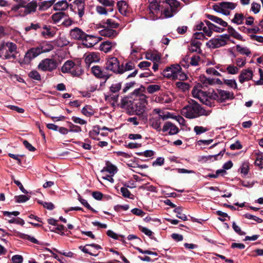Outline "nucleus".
I'll list each match as a JSON object with an SVG mask.
<instances>
[{
    "instance_id": "obj_1",
    "label": "nucleus",
    "mask_w": 263,
    "mask_h": 263,
    "mask_svg": "<svg viewBox=\"0 0 263 263\" xmlns=\"http://www.w3.org/2000/svg\"><path fill=\"white\" fill-rule=\"evenodd\" d=\"M147 104V97L142 94L139 98L133 101L129 100L127 98L121 100V107L126 108L133 114L139 116L140 118L146 119V116L143 115L146 105Z\"/></svg>"
},
{
    "instance_id": "obj_2",
    "label": "nucleus",
    "mask_w": 263,
    "mask_h": 263,
    "mask_svg": "<svg viewBox=\"0 0 263 263\" xmlns=\"http://www.w3.org/2000/svg\"><path fill=\"white\" fill-rule=\"evenodd\" d=\"M181 114L187 118L193 119L201 116L208 115L209 113L195 101L191 100L189 101L188 105L181 109Z\"/></svg>"
},
{
    "instance_id": "obj_3",
    "label": "nucleus",
    "mask_w": 263,
    "mask_h": 263,
    "mask_svg": "<svg viewBox=\"0 0 263 263\" xmlns=\"http://www.w3.org/2000/svg\"><path fill=\"white\" fill-rule=\"evenodd\" d=\"M17 46L12 42H8L3 43L0 46V58L5 60L15 59L16 58Z\"/></svg>"
},
{
    "instance_id": "obj_4",
    "label": "nucleus",
    "mask_w": 263,
    "mask_h": 263,
    "mask_svg": "<svg viewBox=\"0 0 263 263\" xmlns=\"http://www.w3.org/2000/svg\"><path fill=\"white\" fill-rule=\"evenodd\" d=\"M162 14L165 18H169L176 14L181 3L177 0H165L163 2Z\"/></svg>"
},
{
    "instance_id": "obj_5",
    "label": "nucleus",
    "mask_w": 263,
    "mask_h": 263,
    "mask_svg": "<svg viewBox=\"0 0 263 263\" xmlns=\"http://www.w3.org/2000/svg\"><path fill=\"white\" fill-rule=\"evenodd\" d=\"M201 85L200 84H197L194 87L192 91L193 97L199 99L202 103L208 106H213L214 102L212 101L211 94L209 96L206 92L201 90Z\"/></svg>"
},
{
    "instance_id": "obj_6",
    "label": "nucleus",
    "mask_w": 263,
    "mask_h": 263,
    "mask_svg": "<svg viewBox=\"0 0 263 263\" xmlns=\"http://www.w3.org/2000/svg\"><path fill=\"white\" fill-rule=\"evenodd\" d=\"M237 6V4L232 2H222L213 6L214 10L225 15L230 14L231 10H234Z\"/></svg>"
},
{
    "instance_id": "obj_7",
    "label": "nucleus",
    "mask_w": 263,
    "mask_h": 263,
    "mask_svg": "<svg viewBox=\"0 0 263 263\" xmlns=\"http://www.w3.org/2000/svg\"><path fill=\"white\" fill-rule=\"evenodd\" d=\"M105 68L115 73H123V70L121 68L118 59L114 57L109 56L106 58Z\"/></svg>"
},
{
    "instance_id": "obj_8",
    "label": "nucleus",
    "mask_w": 263,
    "mask_h": 263,
    "mask_svg": "<svg viewBox=\"0 0 263 263\" xmlns=\"http://www.w3.org/2000/svg\"><path fill=\"white\" fill-rule=\"evenodd\" d=\"M57 61L54 59L46 58L42 60L37 66L39 70L42 71L51 72L57 69Z\"/></svg>"
},
{
    "instance_id": "obj_9",
    "label": "nucleus",
    "mask_w": 263,
    "mask_h": 263,
    "mask_svg": "<svg viewBox=\"0 0 263 263\" xmlns=\"http://www.w3.org/2000/svg\"><path fill=\"white\" fill-rule=\"evenodd\" d=\"M212 101L217 100L220 102H223L229 99L234 98V95L232 92L222 89H216L211 93Z\"/></svg>"
},
{
    "instance_id": "obj_10",
    "label": "nucleus",
    "mask_w": 263,
    "mask_h": 263,
    "mask_svg": "<svg viewBox=\"0 0 263 263\" xmlns=\"http://www.w3.org/2000/svg\"><path fill=\"white\" fill-rule=\"evenodd\" d=\"M226 39H229L228 35L225 34L218 38H214L210 40L206 43V45L211 48H217L224 46L227 44Z\"/></svg>"
},
{
    "instance_id": "obj_11",
    "label": "nucleus",
    "mask_w": 263,
    "mask_h": 263,
    "mask_svg": "<svg viewBox=\"0 0 263 263\" xmlns=\"http://www.w3.org/2000/svg\"><path fill=\"white\" fill-rule=\"evenodd\" d=\"M180 69V65L178 64L173 65L170 67H166L163 72V74L164 77L172 79L175 80V77L178 71V69Z\"/></svg>"
},
{
    "instance_id": "obj_12",
    "label": "nucleus",
    "mask_w": 263,
    "mask_h": 263,
    "mask_svg": "<svg viewBox=\"0 0 263 263\" xmlns=\"http://www.w3.org/2000/svg\"><path fill=\"white\" fill-rule=\"evenodd\" d=\"M3 214H4V215H5L6 216H8L9 218V219H8V221L10 223H15L16 224H20L21 226H23L25 223L24 220H23L22 219H21L20 218H15L11 217L12 216H18L20 214V212L18 211H13V212H8V211H4L3 212Z\"/></svg>"
},
{
    "instance_id": "obj_13",
    "label": "nucleus",
    "mask_w": 263,
    "mask_h": 263,
    "mask_svg": "<svg viewBox=\"0 0 263 263\" xmlns=\"http://www.w3.org/2000/svg\"><path fill=\"white\" fill-rule=\"evenodd\" d=\"M69 35L71 39L75 40L82 41L84 42V38L86 37V33L80 28L75 27L71 29L69 32Z\"/></svg>"
},
{
    "instance_id": "obj_14",
    "label": "nucleus",
    "mask_w": 263,
    "mask_h": 263,
    "mask_svg": "<svg viewBox=\"0 0 263 263\" xmlns=\"http://www.w3.org/2000/svg\"><path fill=\"white\" fill-rule=\"evenodd\" d=\"M101 40V37L86 34V37L84 38L83 44L87 47H92L98 44Z\"/></svg>"
},
{
    "instance_id": "obj_15",
    "label": "nucleus",
    "mask_w": 263,
    "mask_h": 263,
    "mask_svg": "<svg viewBox=\"0 0 263 263\" xmlns=\"http://www.w3.org/2000/svg\"><path fill=\"white\" fill-rule=\"evenodd\" d=\"M23 6L24 8L23 15H27L35 12L37 7V3L35 0H33L28 3L25 2Z\"/></svg>"
},
{
    "instance_id": "obj_16",
    "label": "nucleus",
    "mask_w": 263,
    "mask_h": 263,
    "mask_svg": "<svg viewBox=\"0 0 263 263\" xmlns=\"http://www.w3.org/2000/svg\"><path fill=\"white\" fill-rule=\"evenodd\" d=\"M91 71L97 78L103 79L105 80H107L109 78V76L102 70L99 66H92L91 68Z\"/></svg>"
},
{
    "instance_id": "obj_17",
    "label": "nucleus",
    "mask_w": 263,
    "mask_h": 263,
    "mask_svg": "<svg viewBox=\"0 0 263 263\" xmlns=\"http://www.w3.org/2000/svg\"><path fill=\"white\" fill-rule=\"evenodd\" d=\"M41 54L40 48L38 47L30 48L27 51L25 55V60L26 62H30Z\"/></svg>"
},
{
    "instance_id": "obj_18",
    "label": "nucleus",
    "mask_w": 263,
    "mask_h": 263,
    "mask_svg": "<svg viewBox=\"0 0 263 263\" xmlns=\"http://www.w3.org/2000/svg\"><path fill=\"white\" fill-rule=\"evenodd\" d=\"M103 27L104 29L99 31L101 35L111 39H114L118 36L119 32L117 31L114 29L105 27V26H103Z\"/></svg>"
},
{
    "instance_id": "obj_19",
    "label": "nucleus",
    "mask_w": 263,
    "mask_h": 263,
    "mask_svg": "<svg viewBox=\"0 0 263 263\" xmlns=\"http://www.w3.org/2000/svg\"><path fill=\"white\" fill-rule=\"evenodd\" d=\"M100 60V54L97 52L89 53L85 57V63L88 66L92 63L99 62Z\"/></svg>"
},
{
    "instance_id": "obj_20",
    "label": "nucleus",
    "mask_w": 263,
    "mask_h": 263,
    "mask_svg": "<svg viewBox=\"0 0 263 263\" xmlns=\"http://www.w3.org/2000/svg\"><path fill=\"white\" fill-rule=\"evenodd\" d=\"M253 77V72L251 70L244 69L241 71L239 76V81L242 84L246 81H248L252 79Z\"/></svg>"
},
{
    "instance_id": "obj_21",
    "label": "nucleus",
    "mask_w": 263,
    "mask_h": 263,
    "mask_svg": "<svg viewBox=\"0 0 263 263\" xmlns=\"http://www.w3.org/2000/svg\"><path fill=\"white\" fill-rule=\"evenodd\" d=\"M162 131L164 132H168L170 135L177 134L179 132L178 128L170 122H166L163 125Z\"/></svg>"
},
{
    "instance_id": "obj_22",
    "label": "nucleus",
    "mask_w": 263,
    "mask_h": 263,
    "mask_svg": "<svg viewBox=\"0 0 263 263\" xmlns=\"http://www.w3.org/2000/svg\"><path fill=\"white\" fill-rule=\"evenodd\" d=\"M116 46V42L106 41L100 44V48L101 51L107 53L110 52L112 49H114Z\"/></svg>"
},
{
    "instance_id": "obj_23",
    "label": "nucleus",
    "mask_w": 263,
    "mask_h": 263,
    "mask_svg": "<svg viewBox=\"0 0 263 263\" xmlns=\"http://www.w3.org/2000/svg\"><path fill=\"white\" fill-rule=\"evenodd\" d=\"M117 171L118 168L115 165H113L110 162L107 161L106 162V166L103 167L101 172L103 173L106 172L109 173L111 176H114V175L117 173Z\"/></svg>"
},
{
    "instance_id": "obj_24",
    "label": "nucleus",
    "mask_w": 263,
    "mask_h": 263,
    "mask_svg": "<svg viewBox=\"0 0 263 263\" xmlns=\"http://www.w3.org/2000/svg\"><path fill=\"white\" fill-rule=\"evenodd\" d=\"M205 16L208 19L217 24H219L222 27L228 26V23L226 21H224L223 20H222L221 18L209 14H205Z\"/></svg>"
},
{
    "instance_id": "obj_25",
    "label": "nucleus",
    "mask_w": 263,
    "mask_h": 263,
    "mask_svg": "<svg viewBox=\"0 0 263 263\" xmlns=\"http://www.w3.org/2000/svg\"><path fill=\"white\" fill-rule=\"evenodd\" d=\"M160 7V4L157 0L153 1L148 6L149 13L157 15L159 12Z\"/></svg>"
},
{
    "instance_id": "obj_26",
    "label": "nucleus",
    "mask_w": 263,
    "mask_h": 263,
    "mask_svg": "<svg viewBox=\"0 0 263 263\" xmlns=\"http://www.w3.org/2000/svg\"><path fill=\"white\" fill-rule=\"evenodd\" d=\"M37 47L40 48L41 53L49 52L53 48L52 45L49 42L47 41L41 43Z\"/></svg>"
},
{
    "instance_id": "obj_27",
    "label": "nucleus",
    "mask_w": 263,
    "mask_h": 263,
    "mask_svg": "<svg viewBox=\"0 0 263 263\" xmlns=\"http://www.w3.org/2000/svg\"><path fill=\"white\" fill-rule=\"evenodd\" d=\"M68 7V4L66 0H62L54 4L53 9L55 11H64Z\"/></svg>"
},
{
    "instance_id": "obj_28",
    "label": "nucleus",
    "mask_w": 263,
    "mask_h": 263,
    "mask_svg": "<svg viewBox=\"0 0 263 263\" xmlns=\"http://www.w3.org/2000/svg\"><path fill=\"white\" fill-rule=\"evenodd\" d=\"M74 3L78 12L79 17H82L84 14V9L85 6V2L82 0H77L74 2Z\"/></svg>"
},
{
    "instance_id": "obj_29",
    "label": "nucleus",
    "mask_w": 263,
    "mask_h": 263,
    "mask_svg": "<svg viewBox=\"0 0 263 263\" xmlns=\"http://www.w3.org/2000/svg\"><path fill=\"white\" fill-rule=\"evenodd\" d=\"M246 17L241 13H236L234 17L231 20V22L237 25H241L243 23Z\"/></svg>"
},
{
    "instance_id": "obj_30",
    "label": "nucleus",
    "mask_w": 263,
    "mask_h": 263,
    "mask_svg": "<svg viewBox=\"0 0 263 263\" xmlns=\"http://www.w3.org/2000/svg\"><path fill=\"white\" fill-rule=\"evenodd\" d=\"M117 7L120 13L123 15H126L128 10V5L127 3L124 1H121L117 3Z\"/></svg>"
},
{
    "instance_id": "obj_31",
    "label": "nucleus",
    "mask_w": 263,
    "mask_h": 263,
    "mask_svg": "<svg viewBox=\"0 0 263 263\" xmlns=\"http://www.w3.org/2000/svg\"><path fill=\"white\" fill-rule=\"evenodd\" d=\"M76 64L71 61H66L62 67V72L63 73L70 72L74 68Z\"/></svg>"
},
{
    "instance_id": "obj_32",
    "label": "nucleus",
    "mask_w": 263,
    "mask_h": 263,
    "mask_svg": "<svg viewBox=\"0 0 263 263\" xmlns=\"http://www.w3.org/2000/svg\"><path fill=\"white\" fill-rule=\"evenodd\" d=\"M55 0H50L39 3L37 4L40 10H46L54 4Z\"/></svg>"
},
{
    "instance_id": "obj_33",
    "label": "nucleus",
    "mask_w": 263,
    "mask_h": 263,
    "mask_svg": "<svg viewBox=\"0 0 263 263\" xmlns=\"http://www.w3.org/2000/svg\"><path fill=\"white\" fill-rule=\"evenodd\" d=\"M145 58L153 62H158L161 60L160 55L155 52H147L145 54Z\"/></svg>"
},
{
    "instance_id": "obj_34",
    "label": "nucleus",
    "mask_w": 263,
    "mask_h": 263,
    "mask_svg": "<svg viewBox=\"0 0 263 263\" xmlns=\"http://www.w3.org/2000/svg\"><path fill=\"white\" fill-rule=\"evenodd\" d=\"M151 124L152 127L156 129L157 131L160 132L161 130V122L160 118H158V117L153 118L151 120Z\"/></svg>"
},
{
    "instance_id": "obj_35",
    "label": "nucleus",
    "mask_w": 263,
    "mask_h": 263,
    "mask_svg": "<svg viewBox=\"0 0 263 263\" xmlns=\"http://www.w3.org/2000/svg\"><path fill=\"white\" fill-rule=\"evenodd\" d=\"M82 113L85 116L89 117L93 115L95 111L90 105L85 106L81 110Z\"/></svg>"
},
{
    "instance_id": "obj_36",
    "label": "nucleus",
    "mask_w": 263,
    "mask_h": 263,
    "mask_svg": "<svg viewBox=\"0 0 263 263\" xmlns=\"http://www.w3.org/2000/svg\"><path fill=\"white\" fill-rule=\"evenodd\" d=\"M200 82L204 87H208L215 83V79L206 78L204 76L200 77Z\"/></svg>"
},
{
    "instance_id": "obj_37",
    "label": "nucleus",
    "mask_w": 263,
    "mask_h": 263,
    "mask_svg": "<svg viewBox=\"0 0 263 263\" xmlns=\"http://www.w3.org/2000/svg\"><path fill=\"white\" fill-rule=\"evenodd\" d=\"M103 26L111 29H116L119 26V24L116 23L111 19H107L106 21L103 22Z\"/></svg>"
},
{
    "instance_id": "obj_38",
    "label": "nucleus",
    "mask_w": 263,
    "mask_h": 263,
    "mask_svg": "<svg viewBox=\"0 0 263 263\" xmlns=\"http://www.w3.org/2000/svg\"><path fill=\"white\" fill-rule=\"evenodd\" d=\"M228 32L232 36L235 37L236 39L242 40V36L237 32L232 26H228Z\"/></svg>"
},
{
    "instance_id": "obj_39",
    "label": "nucleus",
    "mask_w": 263,
    "mask_h": 263,
    "mask_svg": "<svg viewBox=\"0 0 263 263\" xmlns=\"http://www.w3.org/2000/svg\"><path fill=\"white\" fill-rule=\"evenodd\" d=\"M176 86L182 91H186L190 88V85L188 83L184 82L183 81L177 82L176 83Z\"/></svg>"
},
{
    "instance_id": "obj_40",
    "label": "nucleus",
    "mask_w": 263,
    "mask_h": 263,
    "mask_svg": "<svg viewBox=\"0 0 263 263\" xmlns=\"http://www.w3.org/2000/svg\"><path fill=\"white\" fill-rule=\"evenodd\" d=\"M201 62V58L198 55H193L190 58V65L196 66Z\"/></svg>"
},
{
    "instance_id": "obj_41",
    "label": "nucleus",
    "mask_w": 263,
    "mask_h": 263,
    "mask_svg": "<svg viewBox=\"0 0 263 263\" xmlns=\"http://www.w3.org/2000/svg\"><path fill=\"white\" fill-rule=\"evenodd\" d=\"M182 208L180 206L176 208L174 210V212L175 213H176V216L178 218H179L184 221L187 220V219L186 215L185 214H182Z\"/></svg>"
},
{
    "instance_id": "obj_42",
    "label": "nucleus",
    "mask_w": 263,
    "mask_h": 263,
    "mask_svg": "<svg viewBox=\"0 0 263 263\" xmlns=\"http://www.w3.org/2000/svg\"><path fill=\"white\" fill-rule=\"evenodd\" d=\"M161 88L160 85L157 84H151L147 87L146 90L148 93L152 94L159 91Z\"/></svg>"
},
{
    "instance_id": "obj_43",
    "label": "nucleus",
    "mask_w": 263,
    "mask_h": 263,
    "mask_svg": "<svg viewBox=\"0 0 263 263\" xmlns=\"http://www.w3.org/2000/svg\"><path fill=\"white\" fill-rule=\"evenodd\" d=\"M118 98L119 95L117 93L107 95L105 96V99L106 101H112L111 103L112 105H114L118 101Z\"/></svg>"
},
{
    "instance_id": "obj_44",
    "label": "nucleus",
    "mask_w": 263,
    "mask_h": 263,
    "mask_svg": "<svg viewBox=\"0 0 263 263\" xmlns=\"http://www.w3.org/2000/svg\"><path fill=\"white\" fill-rule=\"evenodd\" d=\"M236 48L237 51L241 54L249 55L251 53L249 49L246 47H242L239 45H237Z\"/></svg>"
},
{
    "instance_id": "obj_45",
    "label": "nucleus",
    "mask_w": 263,
    "mask_h": 263,
    "mask_svg": "<svg viewBox=\"0 0 263 263\" xmlns=\"http://www.w3.org/2000/svg\"><path fill=\"white\" fill-rule=\"evenodd\" d=\"M256 157L255 161V164L256 165L260 167V168L263 167V157L261 153H257L256 154Z\"/></svg>"
},
{
    "instance_id": "obj_46",
    "label": "nucleus",
    "mask_w": 263,
    "mask_h": 263,
    "mask_svg": "<svg viewBox=\"0 0 263 263\" xmlns=\"http://www.w3.org/2000/svg\"><path fill=\"white\" fill-rule=\"evenodd\" d=\"M19 236L21 238L28 240L35 244H39V241L33 237H31L29 235L23 233H20L19 234Z\"/></svg>"
},
{
    "instance_id": "obj_47",
    "label": "nucleus",
    "mask_w": 263,
    "mask_h": 263,
    "mask_svg": "<svg viewBox=\"0 0 263 263\" xmlns=\"http://www.w3.org/2000/svg\"><path fill=\"white\" fill-rule=\"evenodd\" d=\"M64 13L60 12L53 14L52 15V20L54 23L59 22L64 17Z\"/></svg>"
},
{
    "instance_id": "obj_48",
    "label": "nucleus",
    "mask_w": 263,
    "mask_h": 263,
    "mask_svg": "<svg viewBox=\"0 0 263 263\" xmlns=\"http://www.w3.org/2000/svg\"><path fill=\"white\" fill-rule=\"evenodd\" d=\"M226 70L229 74H237L239 71V69L237 68V67H236L233 65H229L227 67Z\"/></svg>"
},
{
    "instance_id": "obj_49",
    "label": "nucleus",
    "mask_w": 263,
    "mask_h": 263,
    "mask_svg": "<svg viewBox=\"0 0 263 263\" xmlns=\"http://www.w3.org/2000/svg\"><path fill=\"white\" fill-rule=\"evenodd\" d=\"M28 76L36 81H40L41 77L40 73L36 70H32L28 73Z\"/></svg>"
},
{
    "instance_id": "obj_50",
    "label": "nucleus",
    "mask_w": 263,
    "mask_h": 263,
    "mask_svg": "<svg viewBox=\"0 0 263 263\" xmlns=\"http://www.w3.org/2000/svg\"><path fill=\"white\" fill-rule=\"evenodd\" d=\"M121 88V84L117 83L112 84L110 87V91L113 93H117Z\"/></svg>"
},
{
    "instance_id": "obj_51",
    "label": "nucleus",
    "mask_w": 263,
    "mask_h": 263,
    "mask_svg": "<svg viewBox=\"0 0 263 263\" xmlns=\"http://www.w3.org/2000/svg\"><path fill=\"white\" fill-rule=\"evenodd\" d=\"M178 71L177 72V74L175 77V80L178 79L181 81L185 80L187 79V77L183 72L182 71L181 67H180V69H178Z\"/></svg>"
},
{
    "instance_id": "obj_52",
    "label": "nucleus",
    "mask_w": 263,
    "mask_h": 263,
    "mask_svg": "<svg viewBox=\"0 0 263 263\" xmlns=\"http://www.w3.org/2000/svg\"><path fill=\"white\" fill-rule=\"evenodd\" d=\"M209 130V128L200 126H195L194 128V131L196 135H200Z\"/></svg>"
},
{
    "instance_id": "obj_53",
    "label": "nucleus",
    "mask_w": 263,
    "mask_h": 263,
    "mask_svg": "<svg viewBox=\"0 0 263 263\" xmlns=\"http://www.w3.org/2000/svg\"><path fill=\"white\" fill-rule=\"evenodd\" d=\"M82 72V70L80 66L76 65L70 73L74 76H79Z\"/></svg>"
},
{
    "instance_id": "obj_54",
    "label": "nucleus",
    "mask_w": 263,
    "mask_h": 263,
    "mask_svg": "<svg viewBox=\"0 0 263 263\" xmlns=\"http://www.w3.org/2000/svg\"><path fill=\"white\" fill-rule=\"evenodd\" d=\"M134 67L135 64L132 62L126 63L124 66L123 65L121 66V68H122L123 70V73L126 71L132 70Z\"/></svg>"
},
{
    "instance_id": "obj_55",
    "label": "nucleus",
    "mask_w": 263,
    "mask_h": 263,
    "mask_svg": "<svg viewBox=\"0 0 263 263\" xmlns=\"http://www.w3.org/2000/svg\"><path fill=\"white\" fill-rule=\"evenodd\" d=\"M120 190H121L122 195L123 197H124L125 198H130V199L133 198V197H131V196H133V195L130 193L129 191L126 187H122L121 188Z\"/></svg>"
},
{
    "instance_id": "obj_56",
    "label": "nucleus",
    "mask_w": 263,
    "mask_h": 263,
    "mask_svg": "<svg viewBox=\"0 0 263 263\" xmlns=\"http://www.w3.org/2000/svg\"><path fill=\"white\" fill-rule=\"evenodd\" d=\"M190 58L189 55H186L181 61V65L184 68H188L190 66Z\"/></svg>"
},
{
    "instance_id": "obj_57",
    "label": "nucleus",
    "mask_w": 263,
    "mask_h": 263,
    "mask_svg": "<svg viewBox=\"0 0 263 263\" xmlns=\"http://www.w3.org/2000/svg\"><path fill=\"white\" fill-rule=\"evenodd\" d=\"M42 35L45 37H51L55 34V32L53 30H51L50 28L46 31H43L41 32Z\"/></svg>"
},
{
    "instance_id": "obj_58",
    "label": "nucleus",
    "mask_w": 263,
    "mask_h": 263,
    "mask_svg": "<svg viewBox=\"0 0 263 263\" xmlns=\"http://www.w3.org/2000/svg\"><path fill=\"white\" fill-rule=\"evenodd\" d=\"M260 9V5L255 3L253 2L251 4V10L255 14L258 13Z\"/></svg>"
},
{
    "instance_id": "obj_59",
    "label": "nucleus",
    "mask_w": 263,
    "mask_h": 263,
    "mask_svg": "<svg viewBox=\"0 0 263 263\" xmlns=\"http://www.w3.org/2000/svg\"><path fill=\"white\" fill-rule=\"evenodd\" d=\"M244 217L249 219H253L259 223L263 221L261 218L248 213L245 214Z\"/></svg>"
},
{
    "instance_id": "obj_60",
    "label": "nucleus",
    "mask_w": 263,
    "mask_h": 263,
    "mask_svg": "<svg viewBox=\"0 0 263 263\" xmlns=\"http://www.w3.org/2000/svg\"><path fill=\"white\" fill-rule=\"evenodd\" d=\"M224 83L232 88H237V84L235 80H224Z\"/></svg>"
},
{
    "instance_id": "obj_61",
    "label": "nucleus",
    "mask_w": 263,
    "mask_h": 263,
    "mask_svg": "<svg viewBox=\"0 0 263 263\" xmlns=\"http://www.w3.org/2000/svg\"><path fill=\"white\" fill-rule=\"evenodd\" d=\"M249 170V166L248 163H243L240 167L241 173L244 175H247L248 174Z\"/></svg>"
},
{
    "instance_id": "obj_62",
    "label": "nucleus",
    "mask_w": 263,
    "mask_h": 263,
    "mask_svg": "<svg viewBox=\"0 0 263 263\" xmlns=\"http://www.w3.org/2000/svg\"><path fill=\"white\" fill-rule=\"evenodd\" d=\"M232 228L234 231L239 235H245L246 234V233L241 231L240 228L235 222L232 223Z\"/></svg>"
},
{
    "instance_id": "obj_63",
    "label": "nucleus",
    "mask_w": 263,
    "mask_h": 263,
    "mask_svg": "<svg viewBox=\"0 0 263 263\" xmlns=\"http://www.w3.org/2000/svg\"><path fill=\"white\" fill-rule=\"evenodd\" d=\"M259 73L260 76L259 80L255 81L256 85H263V67L259 69Z\"/></svg>"
},
{
    "instance_id": "obj_64",
    "label": "nucleus",
    "mask_w": 263,
    "mask_h": 263,
    "mask_svg": "<svg viewBox=\"0 0 263 263\" xmlns=\"http://www.w3.org/2000/svg\"><path fill=\"white\" fill-rule=\"evenodd\" d=\"M12 263H22L23 261V258L21 255H15L12 257Z\"/></svg>"
}]
</instances>
